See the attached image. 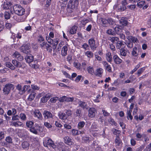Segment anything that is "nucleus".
Here are the masks:
<instances>
[{
  "label": "nucleus",
  "mask_w": 151,
  "mask_h": 151,
  "mask_svg": "<svg viewBox=\"0 0 151 151\" xmlns=\"http://www.w3.org/2000/svg\"><path fill=\"white\" fill-rule=\"evenodd\" d=\"M88 72L91 74H92L94 72V70L92 67L89 66L88 68Z\"/></svg>",
  "instance_id": "49"
},
{
  "label": "nucleus",
  "mask_w": 151,
  "mask_h": 151,
  "mask_svg": "<svg viewBox=\"0 0 151 151\" xmlns=\"http://www.w3.org/2000/svg\"><path fill=\"white\" fill-rule=\"evenodd\" d=\"M110 40L112 43H114L118 41L119 40V38L118 37H113L110 38Z\"/></svg>",
  "instance_id": "38"
},
{
  "label": "nucleus",
  "mask_w": 151,
  "mask_h": 151,
  "mask_svg": "<svg viewBox=\"0 0 151 151\" xmlns=\"http://www.w3.org/2000/svg\"><path fill=\"white\" fill-rule=\"evenodd\" d=\"M51 38L49 37H46V39L48 43L50 44H52V42H53V40Z\"/></svg>",
  "instance_id": "52"
},
{
  "label": "nucleus",
  "mask_w": 151,
  "mask_h": 151,
  "mask_svg": "<svg viewBox=\"0 0 151 151\" xmlns=\"http://www.w3.org/2000/svg\"><path fill=\"white\" fill-rule=\"evenodd\" d=\"M145 70V68L143 67L140 68L139 69L137 72V74L138 75V76H139L143 72V71Z\"/></svg>",
  "instance_id": "44"
},
{
  "label": "nucleus",
  "mask_w": 151,
  "mask_h": 151,
  "mask_svg": "<svg viewBox=\"0 0 151 151\" xmlns=\"http://www.w3.org/2000/svg\"><path fill=\"white\" fill-rule=\"evenodd\" d=\"M19 116L18 115H13L12 118L13 121L19 120Z\"/></svg>",
  "instance_id": "51"
},
{
  "label": "nucleus",
  "mask_w": 151,
  "mask_h": 151,
  "mask_svg": "<svg viewBox=\"0 0 151 151\" xmlns=\"http://www.w3.org/2000/svg\"><path fill=\"white\" fill-rule=\"evenodd\" d=\"M113 59L114 62L116 64H120L122 62V60L117 55H114L113 57Z\"/></svg>",
  "instance_id": "11"
},
{
  "label": "nucleus",
  "mask_w": 151,
  "mask_h": 151,
  "mask_svg": "<svg viewBox=\"0 0 151 151\" xmlns=\"http://www.w3.org/2000/svg\"><path fill=\"white\" fill-rule=\"evenodd\" d=\"M122 27L121 26L115 27L114 28V31L115 32V34L116 33L118 34H119L122 31Z\"/></svg>",
  "instance_id": "29"
},
{
  "label": "nucleus",
  "mask_w": 151,
  "mask_h": 151,
  "mask_svg": "<svg viewBox=\"0 0 151 151\" xmlns=\"http://www.w3.org/2000/svg\"><path fill=\"white\" fill-rule=\"evenodd\" d=\"M132 56L134 57V59H137V56L138 55V52L137 51V48L135 47H134L132 50Z\"/></svg>",
  "instance_id": "12"
},
{
  "label": "nucleus",
  "mask_w": 151,
  "mask_h": 151,
  "mask_svg": "<svg viewBox=\"0 0 151 151\" xmlns=\"http://www.w3.org/2000/svg\"><path fill=\"white\" fill-rule=\"evenodd\" d=\"M63 73L66 77L72 80H73V78L76 77V73H73L72 75L71 76H70L66 72L64 71L63 72Z\"/></svg>",
  "instance_id": "23"
},
{
  "label": "nucleus",
  "mask_w": 151,
  "mask_h": 151,
  "mask_svg": "<svg viewBox=\"0 0 151 151\" xmlns=\"http://www.w3.org/2000/svg\"><path fill=\"white\" fill-rule=\"evenodd\" d=\"M145 4V2L144 1H142L138 3L137 4V6L141 8L143 7V6Z\"/></svg>",
  "instance_id": "43"
},
{
  "label": "nucleus",
  "mask_w": 151,
  "mask_h": 151,
  "mask_svg": "<svg viewBox=\"0 0 151 151\" xmlns=\"http://www.w3.org/2000/svg\"><path fill=\"white\" fill-rule=\"evenodd\" d=\"M53 42H52V44H53V45H57L58 43V38L54 39L53 40Z\"/></svg>",
  "instance_id": "55"
},
{
  "label": "nucleus",
  "mask_w": 151,
  "mask_h": 151,
  "mask_svg": "<svg viewBox=\"0 0 151 151\" xmlns=\"http://www.w3.org/2000/svg\"><path fill=\"white\" fill-rule=\"evenodd\" d=\"M59 98L58 97H54L51 98L50 101L52 103H55L56 102V101L59 100Z\"/></svg>",
  "instance_id": "54"
},
{
  "label": "nucleus",
  "mask_w": 151,
  "mask_h": 151,
  "mask_svg": "<svg viewBox=\"0 0 151 151\" xmlns=\"http://www.w3.org/2000/svg\"><path fill=\"white\" fill-rule=\"evenodd\" d=\"M85 125V122H81L78 124V128L80 129L83 127Z\"/></svg>",
  "instance_id": "45"
},
{
  "label": "nucleus",
  "mask_w": 151,
  "mask_h": 151,
  "mask_svg": "<svg viewBox=\"0 0 151 151\" xmlns=\"http://www.w3.org/2000/svg\"><path fill=\"white\" fill-rule=\"evenodd\" d=\"M51 96V95L50 93L45 94L41 99V100L42 103L46 102Z\"/></svg>",
  "instance_id": "17"
},
{
  "label": "nucleus",
  "mask_w": 151,
  "mask_h": 151,
  "mask_svg": "<svg viewBox=\"0 0 151 151\" xmlns=\"http://www.w3.org/2000/svg\"><path fill=\"white\" fill-rule=\"evenodd\" d=\"M11 13L10 11H5L4 14V17L5 19H8L10 17V14Z\"/></svg>",
  "instance_id": "28"
},
{
  "label": "nucleus",
  "mask_w": 151,
  "mask_h": 151,
  "mask_svg": "<svg viewBox=\"0 0 151 151\" xmlns=\"http://www.w3.org/2000/svg\"><path fill=\"white\" fill-rule=\"evenodd\" d=\"M29 87L30 86H24L22 88V94L24 93L25 91L27 90V88Z\"/></svg>",
  "instance_id": "47"
},
{
  "label": "nucleus",
  "mask_w": 151,
  "mask_h": 151,
  "mask_svg": "<svg viewBox=\"0 0 151 151\" xmlns=\"http://www.w3.org/2000/svg\"><path fill=\"white\" fill-rule=\"evenodd\" d=\"M13 56L19 61H22L24 59L23 56L18 52H16L14 53Z\"/></svg>",
  "instance_id": "13"
},
{
  "label": "nucleus",
  "mask_w": 151,
  "mask_h": 151,
  "mask_svg": "<svg viewBox=\"0 0 151 151\" xmlns=\"http://www.w3.org/2000/svg\"><path fill=\"white\" fill-rule=\"evenodd\" d=\"M4 134L3 132H0V140H1L4 138Z\"/></svg>",
  "instance_id": "63"
},
{
  "label": "nucleus",
  "mask_w": 151,
  "mask_h": 151,
  "mask_svg": "<svg viewBox=\"0 0 151 151\" xmlns=\"http://www.w3.org/2000/svg\"><path fill=\"white\" fill-rule=\"evenodd\" d=\"M104 71L103 69L101 68H99L96 70V75L99 77H101Z\"/></svg>",
  "instance_id": "20"
},
{
  "label": "nucleus",
  "mask_w": 151,
  "mask_h": 151,
  "mask_svg": "<svg viewBox=\"0 0 151 151\" xmlns=\"http://www.w3.org/2000/svg\"><path fill=\"white\" fill-rule=\"evenodd\" d=\"M120 131L119 130L114 129L113 131V133L115 135H117L120 134Z\"/></svg>",
  "instance_id": "64"
},
{
  "label": "nucleus",
  "mask_w": 151,
  "mask_h": 151,
  "mask_svg": "<svg viewBox=\"0 0 151 151\" xmlns=\"http://www.w3.org/2000/svg\"><path fill=\"white\" fill-rule=\"evenodd\" d=\"M79 105L83 109H87L88 108L87 105L85 102L81 101L79 103Z\"/></svg>",
  "instance_id": "32"
},
{
  "label": "nucleus",
  "mask_w": 151,
  "mask_h": 151,
  "mask_svg": "<svg viewBox=\"0 0 151 151\" xmlns=\"http://www.w3.org/2000/svg\"><path fill=\"white\" fill-rule=\"evenodd\" d=\"M44 124L48 128H50L52 127V125L48 122H44Z\"/></svg>",
  "instance_id": "56"
},
{
  "label": "nucleus",
  "mask_w": 151,
  "mask_h": 151,
  "mask_svg": "<svg viewBox=\"0 0 151 151\" xmlns=\"http://www.w3.org/2000/svg\"><path fill=\"white\" fill-rule=\"evenodd\" d=\"M35 93L34 92H32L28 98V100L30 101L33 100L35 97Z\"/></svg>",
  "instance_id": "34"
},
{
  "label": "nucleus",
  "mask_w": 151,
  "mask_h": 151,
  "mask_svg": "<svg viewBox=\"0 0 151 151\" xmlns=\"http://www.w3.org/2000/svg\"><path fill=\"white\" fill-rule=\"evenodd\" d=\"M135 78H134L132 80V81H131L129 79H127V80H125L124 82H123V81H124L123 80H122V83L123 84H126V83H132L133 81L135 80Z\"/></svg>",
  "instance_id": "48"
},
{
  "label": "nucleus",
  "mask_w": 151,
  "mask_h": 151,
  "mask_svg": "<svg viewBox=\"0 0 151 151\" xmlns=\"http://www.w3.org/2000/svg\"><path fill=\"white\" fill-rule=\"evenodd\" d=\"M96 112V110L95 109L90 108L88 110V116L91 118L94 117L95 116Z\"/></svg>",
  "instance_id": "8"
},
{
  "label": "nucleus",
  "mask_w": 151,
  "mask_h": 151,
  "mask_svg": "<svg viewBox=\"0 0 151 151\" xmlns=\"http://www.w3.org/2000/svg\"><path fill=\"white\" fill-rule=\"evenodd\" d=\"M12 62L13 64L16 67L20 68L22 67L21 63L16 60H13Z\"/></svg>",
  "instance_id": "24"
},
{
  "label": "nucleus",
  "mask_w": 151,
  "mask_h": 151,
  "mask_svg": "<svg viewBox=\"0 0 151 151\" xmlns=\"http://www.w3.org/2000/svg\"><path fill=\"white\" fill-rule=\"evenodd\" d=\"M128 40L132 41L133 42H136L137 40V39L136 38L132 36L128 37Z\"/></svg>",
  "instance_id": "50"
},
{
  "label": "nucleus",
  "mask_w": 151,
  "mask_h": 151,
  "mask_svg": "<svg viewBox=\"0 0 151 151\" xmlns=\"http://www.w3.org/2000/svg\"><path fill=\"white\" fill-rule=\"evenodd\" d=\"M64 142L66 144L70 145H72L73 144L72 140L68 136L64 138Z\"/></svg>",
  "instance_id": "18"
},
{
  "label": "nucleus",
  "mask_w": 151,
  "mask_h": 151,
  "mask_svg": "<svg viewBox=\"0 0 151 151\" xmlns=\"http://www.w3.org/2000/svg\"><path fill=\"white\" fill-rule=\"evenodd\" d=\"M115 143L116 147H121L122 145V141L118 136H116V138Z\"/></svg>",
  "instance_id": "9"
},
{
  "label": "nucleus",
  "mask_w": 151,
  "mask_h": 151,
  "mask_svg": "<svg viewBox=\"0 0 151 151\" xmlns=\"http://www.w3.org/2000/svg\"><path fill=\"white\" fill-rule=\"evenodd\" d=\"M35 127L30 128V131L33 133L37 134V130L40 128V127L37 124H35Z\"/></svg>",
  "instance_id": "14"
},
{
  "label": "nucleus",
  "mask_w": 151,
  "mask_h": 151,
  "mask_svg": "<svg viewBox=\"0 0 151 151\" xmlns=\"http://www.w3.org/2000/svg\"><path fill=\"white\" fill-rule=\"evenodd\" d=\"M73 100V98L67 97L65 96H63L59 98V101L60 102H63L64 101L69 102L72 101Z\"/></svg>",
  "instance_id": "7"
},
{
  "label": "nucleus",
  "mask_w": 151,
  "mask_h": 151,
  "mask_svg": "<svg viewBox=\"0 0 151 151\" xmlns=\"http://www.w3.org/2000/svg\"><path fill=\"white\" fill-rule=\"evenodd\" d=\"M14 88V85L11 83L6 84L3 89V93L5 95L9 94L11 89H13Z\"/></svg>",
  "instance_id": "2"
},
{
  "label": "nucleus",
  "mask_w": 151,
  "mask_h": 151,
  "mask_svg": "<svg viewBox=\"0 0 151 151\" xmlns=\"http://www.w3.org/2000/svg\"><path fill=\"white\" fill-rule=\"evenodd\" d=\"M102 63L105 69L109 72H112L111 68V65L109 64L106 61H103L102 62Z\"/></svg>",
  "instance_id": "5"
},
{
  "label": "nucleus",
  "mask_w": 151,
  "mask_h": 151,
  "mask_svg": "<svg viewBox=\"0 0 151 151\" xmlns=\"http://www.w3.org/2000/svg\"><path fill=\"white\" fill-rule=\"evenodd\" d=\"M76 26L74 25L70 29L69 33L71 35L74 34L76 33Z\"/></svg>",
  "instance_id": "41"
},
{
  "label": "nucleus",
  "mask_w": 151,
  "mask_h": 151,
  "mask_svg": "<svg viewBox=\"0 0 151 151\" xmlns=\"http://www.w3.org/2000/svg\"><path fill=\"white\" fill-rule=\"evenodd\" d=\"M85 53L86 55L89 58H92L93 57V53L90 51H87L85 52Z\"/></svg>",
  "instance_id": "37"
},
{
  "label": "nucleus",
  "mask_w": 151,
  "mask_h": 151,
  "mask_svg": "<svg viewBox=\"0 0 151 151\" xmlns=\"http://www.w3.org/2000/svg\"><path fill=\"white\" fill-rule=\"evenodd\" d=\"M112 56L110 52H108L106 54V58L107 61L111 63L112 62Z\"/></svg>",
  "instance_id": "19"
},
{
  "label": "nucleus",
  "mask_w": 151,
  "mask_h": 151,
  "mask_svg": "<svg viewBox=\"0 0 151 151\" xmlns=\"http://www.w3.org/2000/svg\"><path fill=\"white\" fill-rule=\"evenodd\" d=\"M5 65L12 70H14L15 69V67L13 66L12 64L9 62H6L5 64Z\"/></svg>",
  "instance_id": "30"
},
{
  "label": "nucleus",
  "mask_w": 151,
  "mask_h": 151,
  "mask_svg": "<svg viewBox=\"0 0 151 151\" xmlns=\"http://www.w3.org/2000/svg\"><path fill=\"white\" fill-rule=\"evenodd\" d=\"M127 7L131 10L134 9L136 7V5H130L127 6Z\"/></svg>",
  "instance_id": "59"
},
{
  "label": "nucleus",
  "mask_w": 151,
  "mask_h": 151,
  "mask_svg": "<svg viewBox=\"0 0 151 151\" xmlns=\"http://www.w3.org/2000/svg\"><path fill=\"white\" fill-rule=\"evenodd\" d=\"M67 116L65 113L61 112H59L58 114V116L59 118L63 120H64L65 122L66 120H68Z\"/></svg>",
  "instance_id": "16"
},
{
  "label": "nucleus",
  "mask_w": 151,
  "mask_h": 151,
  "mask_svg": "<svg viewBox=\"0 0 151 151\" xmlns=\"http://www.w3.org/2000/svg\"><path fill=\"white\" fill-rule=\"evenodd\" d=\"M4 28V22H0V32L2 31Z\"/></svg>",
  "instance_id": "57"
},
{
  "label": "nucleus",
  "mask_w": 151,
  "mask_h": 151,
  "mask_svg": "<svg viewBox=\"0 0 151 151\" xmlns=\"http://www.w3.org/2000/svg\"><path fill=\"white\" fill-rule=\"evenodd\" d=\"M102 111L104 116H109V114L106 111L104 110H102Z\"/></svg>",
  "instance_id": "60"
},
{
  "label": "nucleus",
  "mask_w": 151,
  "mask_h": 151,
  "mask_svg": "<svg viewBox=\"0 0 151 151\" xmlns=\"http://www.w3.org/2000/svg\"><path fill=\"white\" fill-rule=\"evenodd\" d=\"M12 4L10 2H6L4 4L3 8L5 10H8L11 14H13V12L12 10Z\"/></svg>",
  "instance_id": "3"
},
{
  "label": "nucleus",
  "mask_w": 151,
  "mask_h": 151,
  "mask_svg": "<svg viewBox=\"0 0 151 151\" xmlns=\"http://www.w3.org/2000/svg\"><path fill=\"white\" fill-rule=\"evenodd\" d=\"M12 24L9 23H6L5 24V27L6 28L9 29H10L12 27Z\"/></svg>",
  "instance_id": "58"
},
{
  "label": "nucleus",
  "mask_w": 151,
  "mask_h": 151,
  "mask_svg": "<svg viewBox=\"0 0 151 151\" xmlns=\"http://www.w3.org/2000/svg\"><path fill=\"white\" fill-rule=\"evenodd\" d=\"M5 141L9 143H12V139L11 137L9 136L7 137L5 139Z\"/></svg>",
  "instance_id": "46"
},
{
  "label": "nucleus",
  "mask_w": 151,
  "mask_h": 151,
  "mask_svg": "<svg viewBox=\"0 0 151 151\" xmlns=\"http://www.w3.org/2000/svg\"><path fill=\"white\" fill-rule=\"evenodd\" d=\"M22 145L23 148L26 149L29 148V144L27 142H24L22 143Z\"/></svg>",
  "instance_id": "33"
},
{
  "label": "nucleus",
  "mask_w": 151,
  "mask_h": 151,
  "mask_svg": "<svg viewBox=\"0 0 151 151\" xmlns=\"http://www.w3.org/2000/svg\"><path fill=\"white\" fill-rule=\"evenodd\" d=\"M88 43L89 44L91 49L93 50H95L97 46L95 44V41L93 38H91L88 41Z\"/></svg>",
  "instance_id": "4"
},
{
  "label": "nucleus",
  "mask_w": 151,
  "mask_h": 151,
  "mask_svg": "<svg viewBox=\"0 0 151 151\" xmlns=\"http://www.w3.org/2000/svg\"><path fill=\"white\" fill-rule=\"evenodd\" d=\"M126 44L128 47L129 48H132L133 46V44L132 42H129V43H127Z\"/></svg>",
  "instance_id": "61"
},
{
  "label": "nucleus",
  "mask_w": 151,
  "mask_h": 151,
  "mask_svg": "<svg viewBox=\"0 0 151 151\" xmlns=\"http://www.w3.org/2000/svg\"><path fill=\"white\" fill-rule=\"evenodd\" d=\"M25 121L27 119V117L25 114L24 113H21L19 115V118Z\"/></svg>",
  "instance_id": "42"
},
{
  "label": "nucleus",
  "mask_w": 151,
  "mask_h": 151,
  "mask_svg": "<svg viewBox=\"0 0 151 151\" xmlns=\"http://www.w3.org/2000/svg\"><path fill=\"white\" fill-rule=\"evenodd\" d=\"M33 124V122L32 121H27L26 122V124L27 127L30 128L32 127Z\"/></svg>",
  "instance_id": "40"
},
{
  "label": "nucleus",
  "mask_w": 151,
  "mask_h": 151,
  "mask_svg": "<svg viewBox=\"0 0 151 151\" xmlns=\"http://www.w3.org/2000/svg\"><path fill=\"white\" fill-rule=\"evenodd\" d=\"M13 9L15 13L19 16H22L24 15L25 12V9L19 4L14 5Z\"/></svg>",
  "instance_id": "1"
},
{
  "label": "nucleus",
  "mask_w": 151,
  "mask_h": 151,
  "mask_svg": "<svg viewBox=\"0 0 151 151\" xmlns=\"http://www.w3.org/2000/svg\"><path fill=\"white\" fill-rule=\"evenodd\" d=\"M101 20L102 22L103 26H105L107 25L109 22V20L108 21L106 19L103 18H101Z\"/></svg>",
  "instance_id": "39"
},
{
  "label": "nucleus",
  "mask_w": 151,
  "mask_h": 151,
  "mask_svg": "<svg viewBox=\"0 0 151 151\" xmlns=\"http://www.w3.org/2000/svg\"><path fill=\"white\" fill-rule=\"evenodd\" d=\"M81 80V81H83V77L81 76H78L76 78V81H80Z\"/></svg>",
  "instance_id": "53"
},
{
  "label": "nucleus",
  "mask_w": 151,
  "mask_h": 151,
  "mask_svg": "<svg viewBox=\"0 0 151 151\" xmlns=\"http://www.w3.org/2000/svg\"><path fill=\"white\" fill-rule=\"evenodd\" d=\"M44 117L45 119H49L52 117V114L50 111L45 110L43 114Z\"/></svg>",
  "instance_id": "10"
},
{
  "label": "nucleus",
  "mask_w": 151,
  "mask_h": 151,
  "mask_svg": "<svg viewBox=\"0 0 151 151\" xmlns=\"http://www.w3.org/2000/svg\"><path fill=\"white\" fill-rule=\"evenodd\" d=\"M31 86L32 88L34 89L39 90L40 89V87H39L37 86L34 84L32 85Z\"/></svg>",
  "instance_id": "62"
},
{
  "label": "nucleus",
  "mask_w": 151,
  "mask_h": 151,
  "mask_svg": "<svg viewBox=\"0 0 151 151\" xmlns=\"http://www.w3.org/2000/svg\"><path fill=\"white\" fill-rule=\"evenodd\" d=\"M52 141L51 139H49L47 140H45L43 142V145L44 146L47 147V145H50L52 144Z\"/></svg>",
  "instance_id": "22"
},
{
  "label": "nucleus",
  "mask_w": 151,
  "mask_h": 151,
  "mask_svg": "<svg viewBox=\"0 0 151 151\" xmlns=\"http://www.w3.org/2000/svg\"><path fill=\"white\" fill-rule=\"evenodd\" d=\"M116 47L117 48L119 49H122L124 47V44L123 42L121 41H118L116 45Z\"/></svg>",
  "instance_id": "25"
},
{
  "label": "nucleus",
  "mask_w": 151,
  "mask_h": 151,
  "mask_svg": "<svg viewBox=\"0 0 151 151\" xmlns=\"http://www.w3.org/2000/svg\"><path fill=\"white\" fill-rule=\"evenodd\" d=\"M120 23L123 25H126L127 22L125 18L122 17L119 20Z\"/></svg>",
  "instance_id": "27"
},
{
  "label": "nucleus",
  "mask_w": 151,
  "mask_h": 151,
  "mask_svg": "<svg viewBox=\"0 0 151 151\" xmlns=\"http://www.w3.org/2000/svg\"><path fill=\"white\" fill-rule=\"evenodd\" d=\"M106 33L109 35H115V32L114 31V29H109L108 30L106 31Z\"/></svg>",
  "instance_id": "36"
},
{
  "label": "nucleus",
  "mask_w": 151,
  "mask_h": 151,
  "mask_svg": "<svg viewBox=\"0 0 151 151\" xmlns=\"http://www.w3.org/2000/svg\"><path fill=\"white\" fill-rule=\"evenodd\" d=\"M67 47L66 46H64L62 50L61 54L62 55L65 56L67 55Z\"/></svg>",
  "instance_id": "26"
},
{
  "label": "nucleus",
  "mask_w": 151,
  "mask_h": 151,
  "mask_svg": "<svg viewBox=\"0 0 151 151\" xmlns=\"http://www.w3.org/2000/svg\"><path fill=\"white\" fill-rule=\"evenodd\" d=\"M120 55L123 56H126L127 53V51L125 50L122 49L120 50Z\"/></svg>",
  "instance_id": "35"
},
{
  "label": "nucleus",
  "mask_w": 151,
  "mask_h": 151,
  "mask_svg": "<svg viewBox=\"0 0 151 151\" xmlns=\"http://www.w3.org/2000/svg\"><path fill=\"white\" fill-rule=\"evenodd\" d=\"M35 116L37 117L39 119L42 120V114L38 110H35L34 112Z\"/></svg>",
  "instance_id": "15"
},
{
  "label": "nucleus",
  "mask_w": 151,
  "mask_h": 151,
  "mask_svg": "<svg viewBox=\"0 0 151 151\" xmlns=\"http://www.w3.org/2000/svg\"><path fill=\"white\" fill-rule=\"evenodd\" d=\"M13 125L15 127H22L23 126V123L22 122L19 121L14 122L12 123Z\"/></svg>",
  "instance_id": "31"
},
{
  "label": "nucleus",
  "mask_w": 151,
  "mask_h": 151,
  "mask_svg": "<svg viewBox=\"0 0 151 151\" xmlns=\"http://www.w3.org/2000/svg\"><path fill=\"white\" fill-rule=\"evenodd\" d=\"M25 59L27 63H30L33 61V57L32 55H30L29 56H26Z\"/></svg>",
  "instance_id": "21"
},
{
  "label": "nucleus",
  "mask_w": 151,
  "mask_h": 151,
  "mask_svg": "<svg viewBox=\"0 0 151 151\" xmlns=\"http://www.w3.org/2000/svg\"><path fill=\"white\" fill-rule=\"evenodd\" d=\"M20 50L22 52L26 54L29 53L30 51L29 46L27 45L22 46L20 47Z\"/></svg>",
  "instance_id": "6"
}]
</instances>
